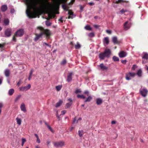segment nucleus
Returning a JSON list of instances; mask_svg holds the SVG:
<instances>
[{"instance_id": "obj_1", "label": "nucleus", "mask_w": 148, "mask_h": 148, "mask_svg": "<svg viewBox=\"0 0 148 148\" xmlns=\"http://www.w3.org/2000/svg\"><path fill=\"white\" fill-rule=\"evenodd\" d=\"M25 0L27 5L26 14L29 18H35L36 15L47 12L46 10L48 7H44L43 9H41L37 7V4L39 3L38 0Z\"/></svg>"}, {"instance_id": "obj_2", "label": "nucleus", "mask_w": 148, "mask_h": 148, "mask_svg": "<svg viewBox=\"0 0 148 148\" xmlns=\"http://www.w3.org/2000/svg\"><path fill=\"white\" fill-rule=\"evenodd\" d=\"M37 29L40 30L41 32L39 34H36V37L34 39L35 41H36L39 38H41L43 34L46 35L47 37H49L50 36L51 33L49 30L44 29L43 27H38Z\"/></svg>"}, {"instance_id": "obj_3", "label": "nucleus", "mask_w": 148, "mask_h": 148, "mask_svg": "<svg viewBox=\"0 0 148 148\" xmlns=\"http://www.w3.org/2000/svg\"><path fill=\"white\" fill-rule=\"evenodd\" d=\"M24 31L23 29H20L17 30L14 34V36H13V40L14 41H15L16 39L15 37H20L23 36L24 34Z\"/></svg>"}, {"instance_id": "obj_4", "label": "nucleus", "mask_w": 148, "mask_h": 148, "mask_svg": "<svg viewBox=\"0 0 148 148\" xmlns=\"http://www.w3.org/2000/svg\"><path fill=\"white\" fill-rule=\"evenodd\" d=\"M136 74L134 73L129 72L126 75L125 79L127 80L131 79L132 77H134L136 75Z\"/></svg>"}, {"instance_id": "obj_5", "label": "nucleus", "mask_w": 148, "mask_h": 148, "mask_svg": "<svg viewBox=\"0 0 148 148\" xmlns=\"http://www.w3.org/2000/svg\"><path fill=\"white\" fill-rule=\"evenodd\" d=\"M54 146L56 147H62L64 145V142L62 141L58 142H54L53 143Z\"/></svg>"}, {"instance_id": "obj_6", "label": "nucleus", "mask_w": 148, "mask_h": 148, "mask_svg": "<svg viewBox=\"0 0 148 148\" xmlns=\"http://www.w3.org/2000/svg\"><path fill=\"white\" fill-rule=\"evenodd\" d=\"M140 94L143 97H145L147 94V90L146 88H140Z\"/></svg>"}, {"instance_id": "obj_7", "label": "nucleus", "mask_w": 148, "mask_h": 148, "mask_svg": "<svg viewBox=\"0 0 148 148\" xmlns=\"http://www.w3.org/2000/svg\"><path fill=\"white\" fill-rule=\"evenodd\" d=\"M31 86L30 84H28L27 86H22L19 88L20 91H25L29 90L31 88Z\"/></svg>"}, {"instance_id": "obj_8", "label": "nucleus", "mask_w": 148, "mask_h": 148, "mask_svg": "<svg viewBox=\"0 0 148 148\" xmlns=\"http://www.w3.org/2000/svg\"><path fill=\"white\" fill-rule=\"evenodd\" d=\"M103 53L105 55L106 57H109L111 53L110 50L109 49H105Z\"/></svg>"}, {"instance_id": "obj_9", "label": "nucleus", "mask_w": 148, "mask_h": 148, "mask_svg": "<svg viewBox=\"0 0 148 148\" xmlns=\"http://www.w3.org/2000/svg\"><path fill=\"white\" fill-rule=\"evenodd\" d=\"M73 73H69L67 76V78L66 80L67 82H70L72 80V75Z\"/></svg>"}, {"instance_id": "obj_10", "label": "nucleus", "mask_w": 148, "mask_h": 148, "mask_svg": "<svg viewBox=\"0 0 148 148\" xmlns=\"http://www.w3.org/2000/svg\"><path fill=\"white\" fill-rule=\"evenodd\" d=\"M99 66L100 67V69L102 71L107 70L108 69V67L104 65V64L102 63L100 64Z\"/></svg>"}, {"instance_id": "obj_11", "label": "nucleus", "mask_w": 148, "mask_h": 148, "mask_svg": "<svg viewBox=\"0 0 148 148\" xmlns=\"http://www.w3.org/2000/svg\"><path fill=\"white\" fill-rule=\"evenodd\" d=\"M11 29H8L5 32V34L7 37H9L11 35Z\"/></svg>"}, {"instance_id": "obj_12", "label": "nucleus", "mask_w": 148, "mask_h": 148, "mask_svg": "<svg viewBox=\"0 0 148 148\" xmlns=\"http://www.w3.org/2000/svg\"><path fill=\"white\" fill-rule=\"evenodd\" d=\"M126 53L125 52L123 51H121L119 53V56L120 58H123L125 57L126 56Z\"/></svg>"}, {"instance_id": "obj_13", "label": "nucleus", "mask_w": 148, "mask_h": 148, "mask_svg": "<svg viewBox=\"0 0 148 148\" xmlns=\"http://www.w3.org/2000/svg\"><path fill=\"white\" fill-rule=\"evenodd\" d=\"M20 108L21 110L22 111H23L24 112H26V110L24 103H22L21 105Z\"/></svg>"}, {"instance_id": "obj_14", "label": "nucleus", "mask_w": 148, "mask_h": 148, "mask_svg": "<svg viewBox=\"0 0 148 148\" xmlns=\"http://www.w3.org/2000/svg\"><path fill=\"white\" fill-rule=\"evenodd\" d=\"M68 14L69 15V18H72L75 17V16H73V12L71 10H68Z\"/></svg>"}, {"instance_id": "obj_15", "label": "nucleus", "mask_w": 148, "mask_h": 148, "mask_svg": "<svg viewBox=\"0 0 148 148\" xmlns=\"http://www.w3.org/2000/svg\"><path fill=\"white\" fill-rule=\"evenodd\" d=\"M127 21L125 22L124 24V29L125 30H128L130 28V26L129 24H127Z\"/></svg>"}, {"instance_id": "obj_16", "label": "nucleus", "mask_w": 148, "mask_h": 148, "mask_svg": "<svg viewBox=\"0 0 148 148\" xmlns=\"http://www.w3.org/2000/svg\"><path fill=\"white\" fill-rule=\"evenodd\" d=\"M99 57L101 60H103L105 57H106L104 53H100L99 55Z\"/></svg>"}, {"instance_id": "obj_17", "label": "nucleus", "mask_w": 148, "mask_h": 148, "mask_svg": "<svg viewBox=\"0 0 148 148\" xmlns=\"http://www.w3.org/2000/svg\"><path fill=\"white\" fill-rule=\"evenodd\" d=\"M16 121L17 124L19 125H20L22 122V120L21 119L18 117H17L16 118Z\"/></svg>"}, {"instance_id": "obj_18", "label": "nucleus", "mask_w": 148, "mask_h": 148, "mask_svg": "<svg viewBox=\"0 0 148 148\" xmlns=\"http://www.w3.org/2000/svg\"><path fill=\"white\" fill-rule=\"evenodd\" d=\"M102 99L101 98H97L96 99V103L98 105H100L102 102Z\"/></svg>"}, {"instance_id": "obj_19", "label": "nucleus", "mask_w": 148, "mask_h": 148, "mask_svg": "<svg viewBox=\"0 0 148 148\" xmlns=\"http://www.w3.org/2000/svg\"><path fill=\"white\" fill-rule=\"evenodd\" d=\"M103 42L104 44L106 43V45L108 44L109 43L108 38V37H105L103 40Z\"/></svg>"}, {"instance_id": "obj_20", "label": "nucleus", "mask_w": 148, "mask_h": 148, "mask_svg": "<svg viewBox=\"0 0 148 148\" xmlns=\"http://www.w3.org/2000/svg\"><path fill=\"white\" fill-rule=\"evenodd\" d=\"M7 7L6 5H2L1 7V9L2 11L5 12L7 9Z\"/></svg>"}, {"instance_id": "obj_21", "label": "nucleus", "mask_w": 148, "mask_h": 148, "mask_svg": "<svg viewBox=\"0 0 148 148\" xmlns=\"http://www.w3.org/2000/svg\"><path fill=\"white\" fill-rule=\"evenodd\" d=\"M144 56L142 57V58L144 59L147 60L148 59V54L146 52H143V53Z\"/></svg>"}, {"instance_id": "obj_22", "label": "nucleus", "mask_w": 148, "mask_h": 148, "mask_svg": "<svg viewBox=\"0 0 148 148\" xmlns=\"http://www.w3.org/2000/svg\"><path fill=\"white\" fill-rule=\"evenodd\" d=\"M5 75L6 77H9L10 75V71L8 69H6L4 71Z\"/></svg>"}, {"instance_id": "obj_23", "label": "nucleus", "mask_w": 148, "mask_h": 148, "mask_svg": "<svg viewBox=\"0 0 148 148\" xmlns=\"http://www.w3.org/2000/svg\"><path fill=\"white\" fill-rule=\"evenodd\" d=\"M14 90L13 89L11 88L8 91V95H12L14 92Z\"/></svg>"}, {"instance_id": "obj_24", "label": "nucleus", "mask_w": 148, "mask_h": 148, "mask_svg": "<svg viewBox=\"0 0 148 148\" xmlns=\"http://www.w3.org/2000/svg\"><path fill=\"white\" fill-rule=\"evenodd\" d=\"M92 99V97L91 96H90L87 97L86 99L84 101V102H87L90 101Z\"/></svg>"}, {"instance_id": "obj_25", "label": "nucleus", "mask_w": 148, "mask_h": 148, "mask_svg": "<svg viewBox=\"0 0 148 148\" xmlns=\"http://www.w3.org/2000/svg\"><path fill=\"white\" fill-rule=\"evenodd\" d=\"M34 135L37 138L36 142L38 143H40V141L38 135L36 134H34Z\"/></svg>"}, {"instance_id": "obj_26", "label": "nucleus", "mask_w": 148, "mask_h": 148, "mask_svg": "<svg viewBox=\"0 0 148 148\" xmlns=\"http://www.w3.org/2000/svg\"><path fill=\"white\" fill-rule=\"evenodd\" d=\"M112 41L114 43H117L118 42L117 37L116 36L113 37L112 38Z\"/></svg>"}, {"instance_id": "obj_27", "label": "nucleus", "mask_w": 148, "mask_h": 148, "mask_svg": "<svg viewBox=\"0 0 148 148\" xmlns=\"http://www.w3.org/2000/svg\"><path fill=\"white\" fill-rule=\"evenodd\" d=\"M142 71L141 69H139L137 71V74L139 77H141L142 74Z\"/></svg>"}, {"instance_id": "obj_28", "label": "nucleus", "mask_w": 148, "mask_h": 148, "mask_svg": "<svg viewBox=\"0 0 148 148\" xmlns=\"http://www.w3.org/2000/svg\"><path fill=\"white\" fill-rule=\"evenodd\" d=\"M81 47V46L80 44L78 42H77L76 45H75V48L77 49H79Z\"/></svg>"}, {"instance_id": "obj_29", "label": "nucleus", "mask_w": 148, "mask_h": 148, "mask_svg": "<svg viewBox=\"0 0 148 148\" xmlns=\"http://www.w3.org/2000/svg\"><path fill=\"white\" fill-rule=\"evenodd\" d=\"M62 103V100H60L56 104V107H58L60 106Z\"/></svg>"}, {"instance_id": "obj_30", "label": "nucleus", "mask_w": 148, "mask_h": 148, "mask_svg": "<svg viewBox=\"0 0 148 148\" xmlns=\"http://www.w3.org/2000/svg\"><path fill=\"white\" fill-rule=\"evenodd\" d=\"M85 29L87 30H91L92 28L90 27V26L88 25H86L84 27Z\"/></svg>"}, {"instance_id": "obj_31", "label": "nucleus", "mask_w": 148, "mask_h": 148, "mask_svg": "<svg viewBox=\"0 0 148 148\" xmlns=\"http://www.w3.org/2000/svg\"><path fill=\"white\" fill-rule=\"evenodd\" d=\"M78 134L79 136L80 137H82V136L83 135V132L82 130L80 131L79 130L78 131Z\"/></svg>"}, {"instance_id": "obj_32", "label": "nucleus", "mask_w": 148, "mask_h": 148, "mask_svg": "<svg viewBox=\"0 0 148 148\" xmlns=\"http://www.w3.org/2000/svg\"><path fill=\"white\" fill-rule=\"evenodd\" d=\"M95 36V34L93 32L90 33L88 34V36L90 38L93 37Z\"/></svg>"}, {"instance_id": "obj_33", "label": "nucleus", "mask_w": 148, "mask_h": 148, "mask_svg": "<svg viewBox=\"0 0 148 148\" xmlns=\"http://www.w3.org/2000/svg\"><path fill=\"white\" fill-rule=\"evenodd\" d=\"M22 140V143H21V146H23L24 145V144L25 143L26 140V139L25 138H22L21 139Z\"/></svg>"}, {"instance_id": "obj_34", "label": "nucleus", "mask_w": 148, "mask_h": 148, "mask_svg": "<svg viewBox=\"0 0 148 148\" xmlns=\"http://www.w3.org/2000/svg\"><path fill=\"white\" fill-rule=\"evenodd\" d=\"M72 105L71 103H67L66 104V105L65 106L66 108H69Z\"/></svg>"}, {"instance_id": "obj_35", "label": "nucleus", "mask_w": 148, "mask_h": 148, "mask_svg": "<svg viewBox=\"0 0 148 148\" xmlns=\"http://www.w3.org/2000/svg\"><path fill=\"white\" fill-rule=\"evenodd\" d=\"M62 86L59 85L56 87V88L57 91H59L62 88Z\"/></svg>"}, {"instance_id": "obj_36", "label": "nucleus", "mask_w": 148, "mask_h": 148, "mask_svg": "<svg viewBox=\"0 0 148 148\" xmlns=\"http://www.w3.org/2000/svg\"><path fill=\"white\" fill-rule=\"evenodd\" d=\"M77 97L78 98H81L82 99H85V97L83 95H77Z\"/></svg>"}, {"instance_id": "obj_37", "label": "nucleus", "mask_w": 148, "mask_h": 148, "mask_svg": "<svg viewBox=\"0 0 148 148\" xmlns=\"http://www.w3.org/2000/svg\"><path fill=\"white\" fill-rule=\"evenodd\" d=\"M9 22V20L8 19H5L4 21V24L6 25H7L8 24Z\"/></svg>"}, {"instance_id": "obj_38", "label": "nucleus", "mask_w": 148, "mask_h": 148, "mask_svg": "<svg viewBox=\"0 0 148 148\" xmlns=\"http://www.w3.org/2000/svg\"><path fill=\"white\" fill-rule=\"evenodd\" d=\"M113 59L114 61H118L119 60V59L118 58L115 56H114L113 57Z\"/></svg>"}, {"instance_id": "obj_39", "label": "nucleus", "mask_w": 148, "mask_h": 148, "mask_svg": "<svg viewBox=\"0 0 148 148\" xmlns=\"http://www.w3.org/2000/svg\"><path fill=\"white\" fill-rule=\"evenodd\" d=\"M62 6V7L64 10H66V11L68 10L67 9V7L66 5H64V4H63Z\"/></svg>"}, {"instance_id": "obj_40", "label": "nucleus", "mask_w": 148, "mask_h": 148, "mask_svg": "<svg viewBox=\"0 0 148 148\" xmlns=\"http://www.w3.org/2000/svg\"><path fill=\"white\" fill-rule=\"evenodd\" d=\"M21 97V95H18V96L15 98V102H17L18 101V100L20 99V97Z\"/></svg>"}, {"instance_id": "obj_41", "label": "nucleus", "mask_w": 148, "mask_h": 148, "mask_svg": "<svg viewBox=\"0 0 148 148\" xmlns=\"http://www.w3.org/2000/svg\"><path fill=\"white\" fill-rule=\"evenodd\" d=\"M66 60L65 59H64L61 62V64L62 65H64L66 64Z\"/></svg>"}, {"instance_id": "obj_42", "label": "nucleus", "mask_w": 148, "mask_h": 148, "mask_svg": "<svg viewBox=\"0 0 148 148\" xmlns=\"http://www.w3.org/2000/svg\"><path fill=\"white\" fill-rule=\"evenodd\" d=\"M47 126L51 131L52 132H53V130L52 128L49 125H47Z\"/></svg>"}, {"instance_id": "obj_43", "label": "nucleus", "mask_w": 148, "mask_h": 148, "mask_svg": "<svg viewBox=\"0 0 148 148\" xmlns=\"http://www.w3.org/2000/svg\"><path fill=\"white\" fill-rule=\"evenodd\" d=\"M46 25L48 26H49L51 25V23L49 22L46 21Z\"/></svg>"}, {"instance_id": "obj_44", "label": "nucleus", "mask_w": 148, "mask_h": 148, "mask_svg": "<svg viewBox=\"0 0 148 148\" xmlns=\"http://www.w3.org/2000/svg\"><path fill=\"white\" fill-rule=\"evenodd\" d=\"M81 92V91L79 89H77L75 91V92L76 93H78L80 92Z\"/></svg>"}, {"instance_id": "obj_45", "label": "nucleus", "mask_w": 148, "mask_h": 148, "mask_svg": "<svg viewBox=\"0 0 148 148\" xmlns=\"http://www.w3.org/2000/svg\"><path fill=\"white\" fill-rule=\"evenodd\" d=\"M137 67V66L136 65H134L133 66V67L132 68V70H134Z\"/></svg>"}, {"instance_id": "obj_46", "label": "nucleus", "mask_w": 148, "mask_h": 148, "mask_svg": "<svg viewBox=\"0 0 148 148\" xmlns=\"http://www.w3.org/2000/svg\"><path fill=\"white\" fill-rule=\"evenodd\" d=\"M78 123V121L77 120H76V118L75 117L73 121V123Z\"/></svg>"}, {"instance_id": "obj_47", "label": "nucleus", "mask_w": 148, "mask_h": 148, "mask_svg": "<svg viewBox=\"0 0 148 148\" xmlns=\"http://www.w3.org/2000/svg\"><path fill=\"white\" fill-rule=\"evenodd\" d=\"M66 112V110H63L61 111L62 114L63 115Z\"/></svg>"}, {"instance_id": "obj_48", "label": "nucleus", "mask_w": 148, "mask_h": 148, "mask_svg": "<svg viewBox=\"0 0 148 148\" xmlns=\"http://www.w3.org/2000/svg\"><path fill=\"white\" fill-rule=\"evenodd\" d=\"M106 32L108 34H111V33H112V32L110 30H106Z\"/></svg>"}, {"instance_id": "obj_49", "label": "nucleus", "mask_w": 148, "mask_h": 148, "mask_svg": "<svg viewBox=\"0 0 148 148\" xmlns=\"http://www.w3.org/2000/svg\"><path fill=\"white\" fill-rule=\"evenodd\" d=\"M84 93L85 94H86L87 95V96H88L89 95V92L87 90H86L84 92Z\"/></svg>"}, {"instance_id": "obj_50", "label": "nucleus", "mask_w": 148, "mask_h": 148, "mask_svg": "<svg viewBox=\"0 0 148 148\" xmlns=\"http://www.w3.org/2000/svg\"><path fill=\"white\" fill-rule=\"evenodd\" d=\"M88 4L90 5H94V3L93 2H90L88 3Z\"/></svg>"}, {"instance_id": "obj_51", "label": "nucleus", "mask_w": 148, "mask_h": 148, "mask_svg": "<svg viewBox=\"0 0 148 148\" xmlns=\"http://www.w3.org/2000/svg\"><path fill=\"white\" fill-rule=\"evenodd\" d=\"M124 1L123 0H118V1H116V3H119L121 2H123Z\"/></svg>"}, {"instance_id": "obj_52", "label": "nucleus", "mask_w": 148, "mask_h": 148, "mask_svg": "<svg viewBox=\"0 0 148 148\" xmlns=\"http://www.w3.org/2000/svg\"><path fill=\"white\" fill-rule=\"evenodd\" d=\"M126 11V10H125L123 9H122L120 11V12L121 13V14H123V13L125 12Z\"/></svg>"}, {"instance_id": "obj_53", "label": "nucleus", "mask_w": 148, "mask_h": 148, "mask_svg": "<svg viewBox=\"0 0 148 148\" xmlns=\"http://www.w3.org/2000/svg\"><path fill=\"white\" fill-rule=\"evenodd\" d=\"M92 88L94 90H95L96 89V88H95V86L94 85L92 86Z\"/></svg>"}, {"instance_id": "obj_54", "label": "nucleus", "mask_w": 148, "mask_h": 148, "mask_svg": "<svg viewBox=\"0 0 148 148\" xmlns=\"http://www.w3.org/2000/svg\"><path fill=\"white\" fill-rule=\"evenodd\" d=\"M33 69H32L30 71V73H29V75L30 76H32V73H33Z\"/></svg>"}, {"instance_id": "obj_55", "label": "nucleus", "mask_w": 148, "mask_h": 148, "mask_svg": "<svg viewBox=\"0 0 148 148\" xmlns=\"http://www.w3.org/2000/svg\"><path fill=\"white\" fill-rule=\"evenodd\" d=\"M43 44H45V45H46V46H47L49 47H51V45H49L48 44L46 43V42H44Z\"/></svg>"}, {"instance_id": "obj_56", "label": "nucleus", "mask_w": 148, "mask_h": 148, "mask_svg": "<svg viewBox=\"0 0 148 148\" xmlns=\"http://www.w3.org/2000/svg\"><path fill=\"white\" fill-rule=\"evenodd\" d=\"M21 84V81L20 80L19 81L17 84V85L18 86H19Z\"/></svg>"}, {"instance_id": "obj_57", "label": "nucleus", "mask_w": 148, "mask_h": 148, "mask_svg": "<svg viewBox=\"0 0 148 148\" xmlns=\"http://www.w3.org/2000/svg\"><path fill=\"white\" fill-rule=\"evenodd\" d=\"M111 123L112 124H114L116 123V122L115 121H112Z\"/></svg>"}, {"instance_id": "obj_58", "label": "nucleus", "mask_w": 148, "mask_h": 148, "mask_svg": "<svg viewBox=\"0 0 148 148\" xmlns=\"http://www.w3.org/2000/svg\"><path fill=\"white\" fill-rule=\"evenodd\" d=\"M94 26L96 28H98V27H99V26L97 25H94Z\"/></svg>"}, {"instance_id": "obj_59", "label": "nucleus", "mask_w": 148, "mask_h": 148, "mask_svg": "<svg viewBox=\"0 0 148 148\" xmlns=\"http://www.w3.org/2000/svg\"><path fill=\"white\" fill-rule=\"evenodd\" d=\"M126 60H122L121 62L125 64L126 62Z\"/></svg>"}, {"instance_id": "obj_60", "label": "nucleus", "mask_w": 148, "mask_h": 148, "mask_svg": "<svg viewBox=\"0 0 148 148\" xmlns=\"http://www.w3.org/2000/svg\"><path fill=\"white\" fill-rule=\"evenodd\" d=\"M14 9H11V12L12 13H13L14 12Z\"/></svg>"}, {"instance_id": "obj_61", "label": "nucleus", "mask_w": 148, "mask_h": 148, "mask_svg": "<svg viewBox=\"0 0 148 148\" xmlns=\"http://www.w3.org/2000/svg\"><path fill=\"white\" fill-rule=\"evenodd\" d=\"M68 100L70 102V103H71L72 102V100L71 99H68Z\"/></svg>"}, {"instance_id": "obj_62", "label": "nucleus", "mask_w": 148, "mask_h": 148, "mask_svg": "<svg viewBox=\"0 0 148 148\" xmlns=\"http://www.w3.org/2000/svg\"><path fill=\"white\" fill-rule=\"evenodd\" d=\"M62 18H61L59 20L60 21H61L62 22L63 21L62 20Z\"/></svg>"}, {"instance_id": "obj_63", "label": "nucleus", "mask_w": 148, "mask_h": 148, "mask_svg": "<svg viewBox=\"0 0 148 148\" xmlns=\"http://www.w3.org/2000/svg\"><path fill=\"white\" fill-rule=\"evenodd\" d=\"M145 69L148 71V66H146L145 67Z\"/></svg>"}, {"instance_id": "obj_64", "label": "nucleus", "mask_w": 148, "mask_h": 148, "mask_svg": "<svg viewBox=\"0 0 148 148\" xmlns=\"http://www.w3.org/2000/svg\"><path fill=\"white\" fill-rule=\"evenodd\" d=\"M48 16H49V17H50V18H51V14H50L49 13H48Z\"/></svg>"}]
</instances>
